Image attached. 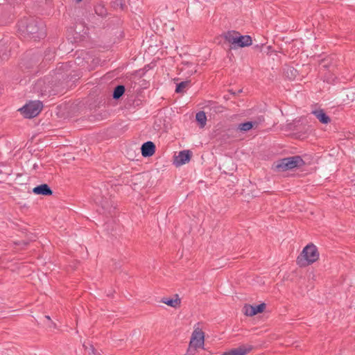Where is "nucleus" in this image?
Wrapping results in <instances>:
<instances>
[{"label": "nucleus", "instance_id": "obj_1", "mask_svg": "<svg viewBox=\"0 0 355 355\" xmlns=\"http://www.w3.org/2000/svg\"><path fill=\"white\" fill-rule=\"evenodd\" d=\"M319 252L317 247L311 243L306 245L297 259L300 266L304 267L313 263L319 259Z\"/></svg>", "mask_w": 355, "mask_h": 355}, {"label": "nucleus", "instance_id": "obj_2", "mask_svg": "<svg viewBox=\"0 0 355 355\" xmlns=\"http://www.w3.org/2000/svg\"><path fill=\"white\" fill-rule=\"evenodd\" d=\"M304 164V162L299 156L290 157L282 159L275 164V167L280 171L293 169Z\"/></svg>", "mask_w": 355, "mask_h": 355}, {"label": "nucleus", "instance_id": "obj_3", "mask_svg": "<svg viewBox=\"0 0 355 355\" xmlns=\"http://www.w3.org/2000/svg\"><path fill=\"white\" fill-rule=\"evenodd\" d=\"M19 30L23 33L31 36L34 40H37L44 35V33L40 29L38 24L34 20H30L26 26L21 24L19 26Z\"/></svg>", "mask_w": 355, "mask_h": 355}, {"label": "nucleus", "instance_id": "obj_4", "mask_svg": "<svg viewBox=\"0 0 355 355\" xmlns=\"http://www.w3.org/2000/svg\"><path fill=\"white\" fill-rule=\"evenodd\" d=\"M42 107L43 105L42 102L39 101H30L21 107L19 111L24 117L30 119L37 116L42 111Z\"/></svg>", "mask_w": 355, "mask_h": 355}, {"label": "nucleus", "instance_id": "obj_5", "mask_svg": "<svg viewBox=\"0 0 355 355\" xmlns=\"http://www.w3.org/2000/svg\"><path fill=\"white\" fill-rule=\"evenodd\" d=\"M205 345V334L199 327H195L189 343L190 349H203Z\"/></svg>", "mask_w": 355, "mask_h": 355}, {"label": "nucleus", "instance_id": "obj_6", "mask_svg": "<svg viewBox=\"0 0 355 355\" xmlns=\"http://www.w3.org/2000/svg\"><path fill=\"white\" fill-rule=\"evenodd\" d=\"M265 309L266 304L264 303L260 304L257 306L246 304L243 307V313L245 315L252 317L258 313L263 312Z\"/></svg>", "mask_w": 355, "mask_h": 355}, {"label": "nucleus", "instance_id": "obj_7", "mask_svg": "<svg viewBox=\"0 0 355 355\" xmlns=\"http://www.w3.org/2000/svg\"><path fill=\"white\" fill-rule=\"evenodd\" d=\"M252 349V346L250 345H242L236 348H232L227 352H225L221 355H246L250 353Z\"/></svg>", "mask_w": 355, "mask_h": 355}, {"label": "nucleus", "instance_id": "obj_8", "mask_svg": "<svg viewBox=\"0 0 355 355\" xmlns=\"http://www.w3.org/2000/svg\"><path fill=\"white\" fill-rule=\"evenodd\" d=\"M191 157V153L189 150L180 151L174 159V164L176 166H180L183 164L188 163Z\"/></svg>", "mask_w": 355, "mask_h": 355}, {"label": "nucleus", "instance_id": "obj_9", "mask_svg": "<svg viewBox=\"0 0 355 355\" xmlns=\"http://www.w3.org/2000/svg\"><path fill=\"white\" fill-rule=\"evenodd\" d=\"M141 154L144 157H150L155 151V146L152 141H147L141 146Z\"/></svg>", "mask_w": 355, "mask_h": 355}, {"label": "nucleus", "instance_id": "obj_10", "mask_svg": "<svg viewBox=\"0 0 355 355\" xmlns=\"http://www.w3.org/2000/svg\"><path fill=\"white\" fill-rule=\"evenodd\" d=\"M252 43V38L249 35H241L239 34L234 48L249 46Z\"/></svg>", "mask_w": 355, "mask_h": 355}, {"label": "nucleus", "instance_id": "obj_11", "mask_svg": "<svg viewBox=\"0 0 355 355\" xmlns=\"http://www.w3.org/2000/svg\"><path fill=\"white\" fill-rule=\"evenodd\" d=\"M33 192L37 195L50 196L52 194V191L49 187L46 184H41L37 186L33 189Z\"/></svg>", "mask_w": 355, "mask_h": 355}, {"label": "nucleus", "instance_id": "obj_12", "mask_svg": "<svg viewBox=\"0 0 355 355\" xmlns=\"http://www.w3.org/2000/svg\"><path fill=\"white\" fill-rule=\"evenodd\" d=\"M161 302L168 306L173 307V308H178L180 306L181 300L178 297V295H175L173 298L169 297H163L161 300Z\"/></svg>", "mask_w": 355, "mask_h": 355}, {"label": "nucleus", "instance_id": "obj_13", "mask_svg": "<svg viewBox=\"0 0 355 355\" xmlns=\"http://www.w3.org/2000/svg\"><path fill=\"white\" fill-rule=\"evenodd\" d=\"M239 34L238 32L234 31H230L225 34L224 37L225 40L230 43L233 48L235 46Z\"/></svg>", "mask_w": 355, "mask_h": 355}, {"label": "nucleus", "instance_id": "obj_14", "mask_svg": "<svg viewBox=\"0 0 355 355\" xmlns=\"http://www.w3.org/2000/svg\"><path fill=\"white\" fill-rule=\"evenodd\" d=\"M313 113L316 116V118L322 123L326 124L330 121L329 117L327 116V114L322 110H315Z\"/></svg>", "mask_w": 355, "mask_h": 355}, {"label": "nucleus", "instance_id": "obj_15", "mask_svg": "<svg viewBox=\"0 0 355 355\" xmlns=\"http://www.w3.org/2000/svg\"><path fill=\"white\" fill-rule=\"evenodd\" d=\"M196 119L202 128H203L205 125L207 121V116L204 112H198L196 114Z\"/></svg>", "mask_w": 355, "mask_h": 355}, {"label": "nucleus", "instance_id": "obj_16", "mask_svg": "<svg viewBox=\"0 0 355 355\" xmlns=\"http://www.w3.org/2000/svg\"><path fill=\"white\" fill-rule=\"evenodd\" d=\"M254 124L255 123H252L251 121L243 123L239 125L238 129L242 132H247L251 130Z\"/></svg>", "mask_w": 355, "mask_h": 355}, {"label": "nucleus", "instance_id": "obj_17", "mask_svg": "<svg viewBox=\"0 0 355 355\" xmlns=\"http://www.w3.org/2000/svg\"><path fill=\"white\" fill-rule=\"evenodd\" d=\"M124 92H125L124 86H123V85L117 86L114 90L113 98L115 99L119 98L124 94Z\"/></svg>", "mask_w": 355, "mask_h": 355}, {"label": "nucleus", "instance_id": "obj_18", "mask_svg": "<svg viewBox=\"0 0 355 355\" xmlns=\"http://www.w3.org/2000/svg\"><path fill=\"white\" fill-rule=\"evenodd\" d=\"M189 86V81H184L181 82L179 84L177 85L175 92L177 93H184V89L187 88Z\"/></svg>", "mask_w": 355, "mask_h": 355}]
</instances>
